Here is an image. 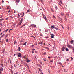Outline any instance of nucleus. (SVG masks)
<instances>
[{
  "instance_id": "obj_2",
  "label": "nucleus",
  "mask_w": 74,
  "mask_h": 74,
  "mask_svg": "<svg viewBox=\"0 0 74 74\" xmlns=\"http://www.w3.org/2000/svg\"><path fill=\"white\" fill-rule=\"evenodd\" d=\"M43 18L45 19L46 22H48V19L47 18V17L45 16H43Z\"/></svg>"
},
{
  "instance_id": "obj_17",
  "label": "nucleus",
  "mask_w": 74,
  "mask_h": 74,
  "mask_svg": "<svg viewBox=\"0 0 74 74\" xmlns=\"http://www.w3.org/2000/svg\"><path fill=\"white\" fill-rule=\"evenodd\" d=\"M0 65L2 66V67H3V66H4V64H0Z\"/></svg>"
},
{
  "instance_id": "obj_13",
  "label": "nucleus",
  "mask_w": 74,
  "mask_h": 74,
  "mask_svg": "<svg viewBox=\"0 0 74 74\" xmlns=\"http://www.w3.org/2000/svg\"><path fill=\"white\" fill-rule=\"evenodd\" d=\"M19 0H16V2H17V3H19Z\"/></svg>"
},
{
  "instance_id": "obj_10",
  "label": "nucleus",
  "mask_w": 74,
  "mask_h": 74,
  "mask_svg": "<svg viewBox=\"0 0 74 74\" xmlns=\"http://www.w3.org/2000/svg\"><path fill=\"white\" fill-rule=\"evenodd\" d=\"M73 42H74V40H72L71 41V42H70L71 44H73Z\"/></svg>"
},
{
  "instance_id": "obj_34",
  "label": "nucleus",
  "mask_w": 74,
  "mask_h": 74,
  "mask_svg": "<svg viewBox=\"0 0 74 74\" xmlns=\"http://www.w3.org/2000/svg\"><path fill=\"white\" fill-rule=\"evenodd\" d=\"M67 16H69V14H67Z\"/></svg>"
},
{
  "instance_id": "obj_48",
  "label": "nucleus",
  "mask_w": 74,
  "mask_h": 74,
  "mask_svg": "<svg viewBox=\"0 0 74 74\" xmlns=\"http://www.w3.org/2000/svg\"><path fill=\"white\" fill-rule=\"evenodd\" d=\"M13 30V29H10V30Z\"/></svg>"
},
{
  "instance_id": "obj_57",
  "label": "nucleus",
  "mask_w": 74,
  "mask_h": 74,
  "mask_svg": "<svg viewBox=\"0 0 74 74\" xmlns=\"http://www.w3.org/2000/svg\"><path fill=\"white\" fill-rule=\"evenodd\" d=\"M44 60V61H46V60Z\"/></svg>"
},
{
  "instance_id": "obj_37",
  "label": "nucleus",
  "mask_w": 74,
  "mask_h": 74,
  "mask_svg": "<svg viewBox=\"0 0 74 74\" xmlns=\"http://www.w3.org/2000/svg\"><path fill=\"white\" fill-rule=\"evenodd\" d=\"M38 66H39V67H41V65H38Z\"/></svg>"
},
{
  "instance_id": "obj_43",
  "label": "nucleus",
  "mask_w": 74,
  "mask_h": 74,
  "mask_svg": "<svg viewBox=\"0 0 74 74\" xmlns=\"http://www.w3.org/2000/svg\"><path fill=\"white\" fill-rule=\"evenodd\" d=\"M59 64H61V63L60 62H59Z\"/></svg>"
},
{
  "instance_id": "obj_16",
  "label": "nucleus",
  "mask_w": 74,
  "mask_h": 74,
  "mask_svg": "<svg viewBox=\"0 0 74 74\" xmlns=\"http://www.w3.org/2000/svg\"><path fill=\"white\" fill-rule=\"evenodd\" d=\"M9 40H8V39H7L6 40V42H8V41Z\"/></svg>"
},
{
  "instance_id": "obj_45",
  "label": "nucleus",
  "mask_w": 74,
  "mask_h": 74,
  "mask_svg": "<svg viewBox=\"0 0 74 74\" xmlns=\"http://www.w3.org/2000/svg\"><path fill=\"white\" fill-rule=\"evenodd\" d=\"M24 58H26V57L25 56H24V57H23Z\"/></svg>"
},
{
  "instance_id": "obj_29",
  "label": "nucleus",
  "mask_w": 74,
  "mask_h": 74,
  "mask_svg": "<svg viewBox=\"0 0 74 74\" xmlns=\"http://www.w3.org/2000/svg\"><path fill=\"white\" fill-rule=\"evenodd\" d=\"M61 15H62V16H63V14H62V13H61Z\"/></svg>"
},
{
  "instance_id": "obj_35",
  "label": "nucleus",
  "mask_w": 74,
  "mask_h": 74,
  "mask_svg": "<svg viewBox=\"0 0 74 74\" xmlns=\"http://www.w3.org/2000/svg\"><path fill=\"white\" fill-rule=\"evenodd\" d=\"M51 11H52L53 12H54L53 10L52 9H51Z\"/></svg>"
},
{
  "instance_id": "obj_11",
  "label": "nucleus",
  "mask_w": 74,
  "mask_h": 74,
  "mask_svg": "<svg viewBox=\"0 0 74 74\" xmlns=\"http://www.w3.org/2000/svg\"><path fill=\"white\" fill-rule=\"evenodd\" d=\"M27 62L28 63H29V62H30V60H27Z\"/></svg>"
},
{
  "instance_id": "obj_38",
  "label": "nucleus",
  "mask_w": 74,
  "mask_h": 74,
  "mask_svg": "<svg viewBox=\"0 0 74 74\" xmlns=\"http://www.w3.org/2000/svg\"><path fill=\"white\" fill-rule=\"evenodd\" d=\"M58 4H59V5H60V6H61V4H60L59 3Z\"/></svg>"
},
{
  "instance_id": "obj_20",
  "label": "nucleus",
  "mask_w": 74,
  "mask_h": 74,
  "mask_svg": "<svg viewBox=\"0 0 74 74\" xmlns=\"http://www.w3.org/2000/svg\"><path fill=\"white\" fill-rule=\"evenodd\" d=\"M60 20L61 22H62V18H60Z\"/></svg>"
},
{
  "instance_id": "obj_19",
  "label": "nucleus",
  "mask_w": 74,
  "mask_h": 74,
  "mask_svg": "<svg viewBox=\"0 0 74 74\" xmlns=\"http://www.w3.org/2000/svg\"><path fill=\"white\" fill-rule=\"evenodd\" d=\"M25 15L24 14V13H23V15L21 16V17H23V16H24Z\"/></svg>"
},
{
  "instance_id": "obj_47",
  "label": "nucleus",
  "mask_w": 74,
  "mask_h": 74,
  "mask_svg": "<svg viewBox=\"0 0 74 74\" xmlns=\"http://www.w3.org/2000/svg\"><path fill=\"white\" fill-rule=\"evenodd\" d=\"M11 72H12V73H13V72H12V70H11Z\"/></svg>"
},
{
  "instance_id": "obj_42",
  "label": "nucleus",
  "mask_w": 74,
  "mask_h": 74,
  "mask_svg": "<svg viewBox=\"0 0 74 74\" xmlns=\"http://www.w3.org/2000/svg\"><path fill=\"white\" fill-rule=\"evenodd\" d=\"M48 58L49 59H49H50V58H51L50 57H49V56L48 57Z\"/></svg>"
},
{
  "instance_id": "obj_26",
  "label": "nucleus",
  "mask_w": 74,
  "mask_h": 74,
  "mask_svg": "<svg viewBox=\"0 0 74 74\" xmlns=\"http://www.w3.org/2000/svg\"><path fill=\"white\" fill-rule=\"evenodd\" d=\"M50 62H53V60H50Z\"/></svg>"
},
{
  "instance_id": "obj_24",
  "label": "nucleus",
  "mask_w": 74,
  "mask_h": 74,
  "mask_svg": "<svg viewBox=\"0 0 74 74\" xmlns=\"http://www.w3.org/2000/svg\"><path fill=\"white\" fill-rule=\"evenodd\" d=\"M3 20H4V19L3 18L1 19H0V21H3Z\"/></svg>"
},
{
  "instance_id": "obj_18",
  "label": "nucleus",
  "mask_w": 74,
  "mask_h": 74,
  "mask_svg": "<svg viewBox=\"0 0 74 74\" xmlns=\"http://www.w3.org/2000/svg\"><path fill=\"white\" fill-rule=\"evenodd\" d=\"M41 2L42 3V4H43V3H44V1H42V0H41Z\"/></svg>"
},
{
  "instance_id": "obj_30",
  "label": "nucleus",
  "mask_w": 74,
  "mask_h": 74,
  "mask_svg": "<svg viewBox=\"0 0 74 74\" xmlns=\"http://www.w3.org/2000/svg\"><path fill=\"white\" fill-rule=\"evenodd\" d=\"M53 18H54L56 19V17H55V16L54 15L53 16Z\"/></svg>"
},
{
  "instance_id": "obj_21",
  "label": "nucleus",
  "mask_w": 74,
  "mask_h": 74,
  "mask_svg": "<svg viewBox=\"0 0 74 74\" xmlns=\"http://www.w3.org/2000/svg\"><path fill=\"white\" fill-rule=\"evenodd\" d=\"M14 44H16L17 43V42H16V41H15L14 42Z\"/></svg>"
},
{
  "instance_id": "obj_9",
  "label": "nucleus",
  "mask_w": 74,
  "mask_h": 74,
  "mask_svg": "<svg viewBox=\"0 0 74 74\" xmlns=\"http://www.w3.org/2000/svg\"><path fill=\"white\" fill-rule=\"evenodd\" d=\"M21 53H19V55H18V57H21Z\"/></svg>"
},
{
  "instance_id": "obj_27",
  "label": "nucleus",
  "mask_w": 74,
  "mask_h": 74,
  "mask_svg": "<svg viewBox=\"0 0 74 74\" xmlns=\"http://www.w3.org/2000/svg\"><path fill=\"white\" fill-rule=\"evenodd\" d=\"M8 30V29H7L5 30V32H6V33H7V32Z\"/></svg>"
},
{
  "instance_id": "obj_23",
  "label": "nucleus",
  "mask_w": 74,
  "mask_h": 74,
  "mask_svg": "<svg viewBox=\"0 0 74 74\" xmlns=\"http://www.w3.org/2000/svg\"><path fill=\"white\" fill-rule=\"evenodd\" d=\"M55 8L56 10H58V7H57V6H56Z\"/></svg>"
},
{
  "instance_id": "obj_41",
  "label": "nucleus",
  "mask_w": 74,
  "mask_h": 74,
  "mask_svg": "<svg viewBox=\"0 0 74 74\" xmlns=\"http://www.w3.org/2000/svg\"><path fill=\"white\" fill-rule=\"evenodd\" d=\"M18 51H21V49H18Z\"/></svg>"
},
{
  "instance_id": "obj_59",
  "label": "nucleus",
  "mask_w": 74,
  "mask_h": 74,
  "mask_svg": "<svg viewBox=\"0 0 74 74\" xmlns=\"http://www.w3.org/2000/svg\"><path fill=\"white\" fill-rule=\"evenodd\" d=\"M3 37V35H2L1 37Z\"/></svg>"
},
{
  "instance_id": "obj_61",
  "label": "nucleus",
  "mask_w": 74,
  "mask_h": 74,
  "mask_svg": "<svg viewBox=\"0 0 74 74\" xmlns=\"http://www.w3.org/2000/svg\"><path fill=\"white\" fill-rule=\"evenodd\" d=\"M10 10H9V11H8V12H10Z\"/></svg>"
},
{
  "instance_id": "obj_12",
  "label": "nucleus",
  "mask_w": 74,
  "mask_h": 74,
  "mask_svg": "<svg viewBox=\"0 0 74 74\" xmlns=\"http://www.w3.org/2000/svg\"><path fill=\"white\" fill-rule=\"evenodd\" d=\"M65 50L66 51H69L67 48H66L65 49Z\"/></svg>"
},
{
  "instance_id": "obj_52",
  "label": "nucleus",
  "mask_w": 74,
  "mask_h": 74,
  "mask_svg": "<svg viewBox=\"0 0 74 74\" xmlns=\"http://www.w3.org/2000/svg\"><path fill=\"white\" fill-rule=\"evenodd\" d=\"M0 35H2V33H1Z\"/></svg>"
},
{
  "instance_id": "obj_36",
  "label": "nucleus",
  "mask_w": 74,
  "mask_h": 74,
  "mask_svg": "<svg viewBox=\"0 0 74 74\" xmlns=\"http://www.w3.org/2000/svg\"><path fill=\"white\" fill-rule=\"evenodd\" d=\"M45 54H46V52H45L44 53V55H45Z\"/></svg>"
},
{
  "instance_id": "obj_40",
  "label": "nucleus",
  "mask_w": 74,
  "mask_h": 74,
  "mask_svg": "<svg viewBox=\"0 0 74 74\" xmlns=\"http://www.w3.org/2000/svg\"><path fill=\"white\" fill-rule=\"evenodd\" d=\"M32 50H33V51H34V50H35V49H32Z\"/></svg>"
},
{
  "instance_id": "obj_62",
  "label": "nucleus",
  "mask_w": 74,
  "mask_h": 74,
  "mask_svg": "<svg viewBox=\"0 0 74 74\" xmlns=\"http://www.w3.org/2000/svg\"><path fill=\"white\" fill-rule=\"evenodd\" d=\"M67 60L68 61L69 60V59H67Z\"/></svg>"
},
{
  "instance_id": "obj_8",
  "label": "nucleus",
  "mask_w": 74,
  "mask_h": 74,
  "mask_svg": "<svg viewBox=\"0 0 74 74\" xmlns=\"http://www.w3.org/2000/svg\"><path fill=\"white\" fill-rule=\"evenodd\" d=\"M54 27V25H53L52 26H51V29H54V28H55Z\"/></svg>"
},
{
  "instance_id": "obj_7",
  "label": "nucleus",
  "mask_w": 74,
  "mask_h": 74,
  "mask_svg": "<svg viewBox=\"0 0 74 74\" xmlns=\"http://www.w3.org/2000/svg\"><path fill=\"white\" fill-rule=\"evenodd\" d=\"M0 70L1 71H3V68L2 67H1V68H0Z\"/></svg>"
},
{
  "instance_id": "obj_64",
  "label": "nucleus",
  "mask_w": 74,
  "mask_h": 74,
  "mask_svg": "<svg viewBox=\"0 0 74 74\" xmlns=\"http://www.w3.org/2000/svg\"><path fill=\"white\" fill-rule=\"evenodd\" d=\"M8 19V18H7L6 19V20H7Z\"/></svg>"
},
{
  "instance_id": "obj_31",
  "label": "nucleus",
  "mask_w": 74,
  "mask_h": 74,
  "mask_svg": "<svg viewBox=\"0 0 74 74\" xmlns=\"http://www.w3.org/2000/svg\"><path fill=\"white\" fill-rule=\"evenodd\" d=\"M8 36V34H7L6 36H5V37H7Z\"/></svg>"
},
{
  "instance_id": "obj_25",
  "label": "nucleus",
  "mask_w": 74,
  "mask_h": 74,
  "mask_svg": "<svg viewBox=\"0 0 74 74\" xmlns=\"http://www.w3.org/2000/svg\"><path fill=\"white\" fill-rule=\"evenodd\" d=\"M26 26V25H22V26L21 27V28H22V27H23V26Z\"/></svg>"
},
{
  "instance_id": "obj_58",
  "label": "nucleus",
  "mask_w": 74,
  "mask_h": 74,
  "mask_svg": "<svg viewBox=\"0 0 74 74\" xmlns=\"http://www.w3.org/2000/svg\"><path fill=\"white\" fill-rule=\"evenodd\" d=\"M33 38H36L34 36L33 37Z\"/></svg>"
},
{
  "instance_id": "obj_4",
  "label": "nucleus",
  "mask_w": 74,
  "mask_h": 74,
  "mask_svg": "<svg viewBox=\"0 0 74 74\" xmlns=\"http://www.w3.org/2000/svg\"><path fill=\"white\" fill-rule=\"evenodd\" d=\"M65 49V47L64 46H63L62 47V51H64Z\"/></svg>"
},
{
  "instance_id": "obj_39",
  "label": "nucleus",
  "mask_w": 74,
  "mask_h": 74,
  "mask_svg": "<svg viewBox=\"0 0 74 74\" xmlns=\"http://www.w3.org/2000/svg\"><path fill=\"white\" fill-rule=\"evenodd\" d=\"M4 1L3 0L2 1V3H4Z\"/></svg>"
},
{
  "instance_id": "obj_55",
  "label": "nucleus",
  "mask_w": 74,
  "mask_h": 74,
  "mask_svg": "<svg viewBox=\"0 0 74 74\" xmlns=\"http://www.w3.org/2000/svg\"><path fill=\"white\" fill-rule=\"evenodd\" d=\"M26 60H28V58H26Z\"/></svg>"
},
{
  "instance_id": "obj_44",
  "label": "nucleus",
  "mask_w": 74,
  "mask_h": 74,
  "mask_svg": "<svg viewBox=\"0 0 74 74\" xmlns=\"http://www.w3.org/2000/svg\"><path fill=\"white\" fill-rule=\"evenodd\" d=\"M32 47H34V45H32Z\"/></svg>"
},
{
  "instance_id": "obj_22",
  "label": "nucleus",
  "mask_w": 74,
  "mask_h": 74,
  "mask_svg": "<svg viewBox=\"0 0 74 74\" xmlns=\"http://www.w3.org/2000/svg\"><path fill=\"white\" fill-rule=\"evenodd\" d=\"M39 44H42V42L41 43H39Z\"/></svg>"
},
{
  "instance_id": "obj_63",
  "label": "nucleus",
  "mask_w": 74,
  "mask_h": 74,
  "mask_svg": "<svg viewBox=\"0 0 74 74\" xmlns=\"http://www.w3.org/2000/svg\"><path fill=\"white\" fill-rule=\"evenodd\" d=\"M1 29H0V31H1Z\"/></svg>"
},
{
  "instance_id": "obj_28",
  "label": "nucleus",
  "mask_w": 74,
  "mask_h": 74,
  "mask_svg": "<svg viewBox=\"0 0 74 74\" xmlns=\"http://www.w3.org/2000/svg\"><path fill=\"white\" fill-rule=\"evenodd\" d=\"M54 29H56V30H58V28H57L54 27Z\"/></svg>"
},
{
  "instance_id": "obj_6",
  "label": "nucleus",
  "mask_w": 74,
  "mask_h": 74,
  "mask_svg": "<svg viewBox=\"0 0 74 74\" xmlns=\"http://www.w3.org/2000/svg\"><path fill=\"white\" fill-rule=\"evenodd\" d=\"M68 47L69 48H72L71 45H68Z\"/></svg>"
},
{
  "instance_id": "obj_3",
  "label": "nucleus",
  "mask_w": 74,
  "mask_h": 74,
  "mask_svg": "<svg viewBox=\"0 0 74 74\" xmlns=\"http://www.w3.org/2000/svg\"><path fill=\"white\" fill-rule=\"evenodd\" d=\"M31 26H32V27H36V25L34 24H31L30 25V27H31Z\"/></svg>"
},
{
  "instance_id": "obj_46",
  "label": "nucleus",
  "mask_w": 74,
  "mask_h": 74,
  "mask_svg": "<svg viewBox=\"0 0 74 74\" xmlns=\"http://www.w3.org/2000/svg\"><path fill=\"white\" fill-rule=\"evenodd\" d=\"M71 60H73V58L72 57H71Z\"/></svg>"
},
{
  "instance_id": "obj_54",
  "label": "nucleus",
  "mask_w": 74,
  "mask_h": 74,
  "mask_svg": "<svg viewBox=\"0 0 74 74\" xmlns=\"http://www.w3.org/2000/svg\"><path fill=\"white\" fill-rule=\"evenodd\" d=\"M4 35H5V34H4L3 35H2V36H4Z\"/></svg>"
},
{
  "instance_id": "obj_1",
  "label": "nucleus",
  "mask_w": 74,
  "mask_h": 74,
  "mask_svg": "<svg viewBox=\"0 0 74 74\" xmlns=\"http://www.w3.org/2000/svg\"><path fill=\"white\" fill-rule=\"evenodd\" d=\"M23 19L22 18L21 19L20 22H19V23L17 25V26H19V25H21L22 23V22H23Z\"/></svg>"
},
{
  "instance_id": "obj_49",
  "label": "nucleus",
  "mask_w": 74,
  "mask_h": 74,
  "mask_svg": "<svg viewBox=\"0 0 74 74\" xmlns=\"http://www.w3.org/2000/svg\"><path fill=\"white\" fill-rule=\"evenodd\" d=\"M60 2L61 3V4H62V1H60Z\"/></svg>"
},
{
  "instance_id": "obj_14",
  "label": "nucleus",
  "mask_w": 74,
  "mask_h": 74,
  "mask_svg": "<svg viewBox=\"0 0 74 74\" xmlns=\"http://www.w3.org/2000/svg\"><path fill=\"white\" fill-rule=\"evenodd\" d=\"M27 43V42H25V43H24L23 44V45H26V43Z\"/></svg>"
},
{
  "instance_id": "obj_32",
  "label": "nucleus",
  "mask_w": 74,
  "mask_h": 74,
  "mask_svg": "<svg viewBox=\"0 0 74 74\" xmlns=\"http://www.w3.org/2000/svg\"><path fill=\"white\" fill-rule=\"evenodd\" d=\"M61 26H62V27L63 28V29H64V27H63V26H62V25H61Z\"/></svg>"
},
{
  "instance_id": "obj_33",
  "label": "nucleus",
  "mask_w": 74,
  "mask_h": 74,
  "mask_svg": "<svg viewBox=\"0 0 74 74\" xmlns=\"http://www.w3.org/2000/svg\"><path fill=\"white\" fill-rule=\"evenodd\" d=\"M18 49H21V48L19 47H18Z\"/></svg>"
},
{
  "instance_id": "obj_56",
  "label": "nucleus",
  "mask_w": 74,
  "mask_h": 74,
  "mask_svg": "<svg viewBox=\"0 0 74 74\" xmlns=\"http://www.w3.org/2000/svg\"><path fill=\"white\" fill-rule=\"evenodd\" d=\"M27 67H28V68H29V67L28 66H27Z\"/></svg>"
},
{
  "instance_id": "obj_60",
  "label": "nucleus",
  "mask_w": 74,
  "mask_h": 74,
  "mask_svg": "<svg viewBox=\"0 0 74 74\" xmlns=\"http://www.w3.org/2000/svg\"><path fill=\"white\" fill-rule=\"evenodd\" d=\"M40 64H42V62H40Z\"/></svg>"
},
{
  "instance_id": "obj_15",
  "label": "nucleus",
  "mask_w": 74,
  "mask_h": 74,
  "mask_svg": "<svg viewBox=\"0 0 74 74\" xmlns=\"http://www.w3.org/2000/svg\"><path fill=\"white\" fill-rule=\"evenodd\" d=\"M30 10H27V11L26 13H27V12H30Z\"/></svg>"
},
{
  "instance_id": "obj_5",
  "label": "nucleus",
  "mask_w": 74,
  "mask_h": 74,
  "mask_svg": "<svg viewBox=\"0 0 74 74\" xmlns=\"http://www.w3.org/2000/svg\"><path fill=\"white\" fill-rule=\"evenodd\" d=\"M51 38H54V36H55V35H53V34H51Z\"/></svg>"
},
{
  "instance_id": "obj_53",
  "label": "nucleus",
  "mask_w": 74,
  "mask_h": 74,
  "mask_svg": "<svg viewBox=\"0 0 74 74\" xmlns=\"http://www.w3.org/2000/svg\"><path fill=\"white\" fill-rule=\"evenodd\" d=\"M46 48H47V49H49V48H48V47H46Z\"/></svg>"
},
{
  "instance_id": "obj_50",
  "label": "nucleus",
  "mask_w": 74,
  "mask_h": 74,
  "mask_svg": "<svg viewBox=\"0 0 74 74\" xmlns=\"http://www.w3.org/2000/svg\"><path fill=\"white\" fill-rule=\"evenodd\" d=\"M34 53V51H32V53Z\"/></svg>"
},
{
  "instance_id": "obj_51",
  "label": "nucleus",
  "mask_w": 74,
  "mask_h": 74,
  "mask_svg": "<svg viewBox=\"0 0 74 74\" xmlns=\"http://www.w3.org/2000/svg\"><path fill=\"white\" fill-rule=\"evenodd\" d=\"M48 72L49 73H50V72H49V70L48 71Z\"/></svg>"
}]
</instances>
